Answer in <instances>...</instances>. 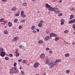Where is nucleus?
<instances>
[{
  "instance_id": "nucleus-1",
  "label": "nucleus",
  "mask_w": 75,
  "mask_h": 75,
  "mask_svg": "<svg viewBox=\"0 0 75 75\" xmlns=\"http://www.w3.org/2000/svg\"><path fill=\"white\" fill-rule=\"evenodd\" d=\"M18 72H19L18 70L16 69V68L14 67L10 69L9 73L10 74H15L16 73L18 74Z\"/></svg>"
},
{
  "instance_id": "nucleus-2",
  "label": "nucleus",
  "mask_w": 75,
  "mask_h": 75,
  "mask_svg": "<svg viewBox=\"0 0 75 75\" xmlns=\"http://www.w3.org/2000/svg\"><path fill=\"white\" fill-rule=\"evenodd\" d=\"M4 51V49H3V48H0V55L1 57H4V56H5V55H6V53H5V52Z\"/></svg>"
},
{
  "instance_id": "nucleus-3",
  "label": "nucleus",
  "mask_w": 75,
  "mask_h": 75,
  "mask_svg": "<svg viewBox=\"0 0 75 75\" xmlns=\"http://www.w3.org/2000/svg\"><path fill=\"white\" fill-rule=\"evenodd\" d=\"M20 16L23 18H24L26 17V15L24 14V12L23 11H21Z\"/></svg>"
},
{
  "instance_id": "nucleus-4",
  "label": "nucleus",
  "mask_w": 75,
  "mask_h": 75,
  "mask_svg": "<svg viewBox=\"0 0 75 75\" xmlns=\"http://www.w3.org/2000/svg\"><path fill=\"white\" fill-rule=\"evenodd\" d=\"M53 11L56 13H59V10L58 8H54Z\"/></svg>"
},
{
  "instance_id": "nucleus-5",
  "label": "nucleus",
  "mask_w": 75,
  "mask_h": 75,
  "mask_svg": "<svg viewBox=\"0 0 75 75\" xmlns=\"http://www.w3.org/2000/svg\"><path fill=\"white\" fill-rule=\"evenodd\" d=\"M39 65L40 64H39V63H36L34 64V65H33V67H34V68H37L38 67Z\"/></svg>"
},
{
  "instance_id": "nucleus-6",
  "label": "nucleus",
  "mask_w": 75,
  "mask_h": 75,
  "mask_svg": "<svg viewBox=\"0 0 75 75\" xmlns=\"http://www.w3.org/2000/svg\"><path fill=\"white\" fill-rule=\"evenodd\" d=\"M75 22V19H74L73 20L70 21L69 22V24H72V23H74Z\"/></svg>"
},
{
  "instance_id": "nucleus-7",
  "label": "nucleus",
  "mask_w": 75,
  "mask_h": 75,
  "mask_svg": "<svg viewBox=\"0 0 75 75\" xmlns=\"http://www.w3.org/2000/svg\"><path fill=\"white\" fill-rule=\"evenodd\" d=\"M64 21L65 20L64 19H61L60 20V21L61 22V25H64Z\"/></svg>"
},
{
  "instance_id": "nucleus-8",
  "label": "nucleus",
  "mask_w": 75,
  "mask_h": 75,
  "mask_svg": "<svg viewBox=\"0 0 75 75\" xmlns=\"http://www.w3.org/2000/svg\"><path fill=\"white\" fill-rule=\"evenodd\" d=\"M40 57L41 58H45V54L44 53L40 55Z\"/></svg>"
},
{
  "instance_id": "nucleus-9",
  "label": "nucleus",
  "mask_w": 75,
  "mask_h": 75,
  "mask_svg": "<svg viewBox=\"0 0 75 75\" xmlns=\"http://www.w3.org/2000/svg\"><path fill=\"white\" fill-rule=\"evenodd\" d=\"M50 38H51V37L50 36H47L45 38V41H48V40Z\"/></svg>"
},
{
  "instance_id": "nucleus-10",
  "label": "nucleus",
  "mask_w": 75,
  "mask_h": 75,
  "mask_svg": "<svg viewBox=\"0 0 75 75\" xmlns=\"http://www.w3.org/2000/svg\"><path fill=\"white\" fill-rule=\"evenodd\" d=\"M50 37H56V35L54 33H52L50 35Z\"/></svg>"
},
{
  "instance_id": "nucleus-11",
  "label": "nucleus",
  "mask_w": 75,
  "mask_h": 75,
  "mask_svg": "<svg viewBox=\"0 0 75 75\" xmlns=\"http://www.w3.org/2000/svg\"><path fill=\"white\" fill-rule=\"evenodd\" d=\"M48 10H50V11H54V8H53L52 7L50 6V7L49 8Z\"/></svg>"
},
{
  "instance_id": "nucleus-12",
  "label": "nucleus",
  "mask_w": 75,
  "mask_h": 75,
  "mask_svg": "<svg viewBox=\"0 0 75 75\" xmlns=\"http://www.w3.org/2000/svg\"><path fill=\"white\" fill-rule=\"evenodd\" d=\"M17 40H18V37H16L13 39V41H17Z\"/></svg>"
},
{
  "instance_id": "nucleus-13",
  "label": "nucleus",
  "mask_w": 75,
  "mask_h": 75,
  "mask_svg": "<svg viewBox=\"0 0 75 75\" xmlns=\"http://www.w3.org/2000/svg\"><path fill=\"white\" fill-rule=\"evenodd\" d=\"M51 63L52 65H57V63L56 62H51Z\"/></svg>"
},
{
  "instance_id": "nucleus-14",
  "label": "nucleus",
  "mask_w": 75,
  "mask_h": 75,
  "mask_svg": "<svg viewBox=\"0 0 75 75\" xmlns=\"http://www.w3.org/2000/svg\"><path fill=\"white\" fill-rule=\"evenodd\" d=\"M22 63L23 64H27V62L26 60H23L22 61Z\"/></svg>"
},
{
  "instance_id": "nucleus-15",
  "label": "nucleus",
  "mask_w": 75,
  "mask_h": 75,
  "mask_svg": "<svg viewBox=\"0 0 75 75\" xmlns=\"http://www.w3.org/2000/svg\"><path fill=\"white\" fill-rule=\"evenodd\" d=\"M45 5L46 6H45V7H47V8H50V7H51V6H50V5H48V4H45Z\"/></svg>"
},
{
  "instance_id": "nucleus-16",
  "label": "nucleus",
  "mask_w": 75,
  "mask_h": 75,
  "mask_svg": "<svg viewBox=\"0 0 75 75\" xmlns=\"http://www.w3.org/2000/svg\"><path fill=\"white\" fill-rule=\"evenodd\" d=\"M46 64H48V63H49V62L50 61H49V59L48 58H46Z\"/></svg>"
},
{
  "instance_id": "nucleus-17",
  "label": "nucleus",
  "mask_w": 75,
  "mask_h": 75,
  "mask_svg": "<svg viewBox=\"0 0 75 75\" xmlns=\"http://www.w3.org/2000/svg\"><path fill=\"white\" fill-rule=\"evenodd\" d=\"M74 15H71L70 16V18H69V20H72V19L74 18Z\"/></svg>"
},
{
  "instance_id": "nucleus-18",
  "label": "nucleus",
  "mask_w": 75,
  "mask_h": 75,
  "mask_svg": "<svg viewBox=\"0 0 75 75\" xmlns=\"http://www.w3.org/2000/svg\"><path fill=\"white\" fill-rule=\"evenodd\" d=\"M69 55H70V54H68V53H67L66 54H65L64 55V56L66 57H69Z\"/></svg>"
},
{
  "instance_id": "nucleus-19",
  "label": "nucleus",
  "mask_w": 75,
  "mask_h": 75,
  "mask_svg": "<svg viewBox=\"0 0 75 75\" xmlns=\"http://www.w3.org/2000/svg\"><path fill=\"white\" fill-rule=\"evenodd\" d=\"M60 61H61V60L60 59H57L55 61V62L58 63V62H59Z\"/></svg>"
},
{
  "instance_id": "nucleus-20",
  "label": "nucleus",
  "mask_w": 75,
  "mask_h": 75,
  "mask_svg": "<svg viewBox=\"0 0 75 75\" xmlns=\"http://www.w3.org/2000/svg\"><path fill=\"white\" fill-rule=\"evenodd\" d=\"M42 24L40 23H39L38 24V26L39 27H42Z\"/></svg>"
},
{
  "instance_id": "nucleus-21",
  "label": "nucleus",
  "mask_w": 75,
  "mask_h": 75,
  "mask_svg": "<svg viewBox=\"0 0 75 75\" xmlns=\"http://www.w3.org/2000/svg\"><path fill=\"white\" fill-rule=\"evenodd\" d=\"M38 42L39 44H42V43L44 42H43V41L42 40H41L39 41Z\"/></svg>"
},
{
  "instance_id": "nucleus-22",
  "label": "nucleus",
  "mask_w": 75,
  "mask_h": 75,
  "mask_svg": "<svg viewBox=\"0 0 75 75\" xmlns=\"http://www.w3.org/2000/svg\"><path fill=\"white\" fill-rule=\"evenodd\" d=\"M16 9V7H13L11 9L12 11H15Z\"/></svg>"
},
{
  "instance_id": "nucleus-23",
  "label": "nucleus",
  "mask_w": 75,
  "mask_h": 75,
  "mask_svg": "<svg viewBox=\"0 0 75 75\" xmlns=\"http://www.w3.org/2000/svg\"><path fill=\"white\" fill-rule=\"evenodd\" d=\"M59 40V38L56 37L55 39V41H57Z\"/></svg>"
},
{
  "instance_id": "nucleus-24",
  "label": "nucleus",
  "mask_w": 75,
  "mask_h": 75,
  "mask_svg": "<svg viewBox=\"0 0 75 75\" xmlns=\"http://www.w3.org/2000/svg\"><path fill=\"white\" fill-rule=\"evenodd\" d=\"M4 18H2L0 20V22H4Z\"/></svg>"
},
{
  "instance_id": "nucleus-25",
  "label": "nucleus",
  "mask_w": 75,
  "mask_h": 75,
  "mask_svg": "<svg viewBox=\"0 0 75 75\" xmlns=\"http://www.w3.org/2000/svg\"><path fill=\"white\" fill-rule=\"evenodd\" d=\"M12 25V23L11 22H8V25L9 27H11Z\"/></svg>"
},
{
  "instance_id": "nucleus-26",
  "label": "nucleus",
  "mask_w": 75,
  "mask_h": 75,
  "mask_svg": "<svg viewBox=\"0 0 75 75\" xmlns=\"http://www.w3.org/2000/svg\"><path fill=\"white\" fill-rule=\"evenodd\" d=\"M35 26H33L31 27V29L32 30H33L35 29Z\"/></svg>"
},
{
  "instance_id": "nucleus-27",
  "label": "nucleus",
  "mask_w": 75,
  "mask_h": 75,
  "mask_svg": "<svg viewBox=\"0 0 75 75\" xmlns=\"http://www.w3.org/2000/svg\"><path fill=\"white\" fill-rule=\"evenodd\" d=\"M50 30H47L46 31V34H50Z\"/></svg>"
},
{
  "instance_id": "nucleus-28",
  "label": "nucleus",
  "mask_w": 75,
  "mask_h": 75,
  "mask_svg": "<svg viewBox=\"0 0 75 75\" xmlns=\"http://www.w3.org/2000/svg\"><path fill=\"white\" fill-rule=\"evenodd\" d=\"M21 73L22 74V75H24L25 73H24V71H23L22 70H21Z\"/></svg>"
},
{
  "instance_id": "nucleus-29",
  "label": "nucleus",
  "mask_w": 75,
  "mask_h": 75,
  "mask_svg": "<svg viewBox=\"0 0 75 75\" xmlns=\"http://www.w3.org/2000/svg\"><path fill=\"white\" fill-rule=\"evenodd\" d=\"M4 33L5 34H7V30H5L4 31Z\"/></svg>"
},
{
  "instance_id": "nucleus-30",
  "label": "nucleus",
  "mask_w": 75,
  "mask_h": 75,
  "mask_svg": "<svg viewBox=\"0 0 75 75\" xmlns=\"http://www.w3.org/2000/svg\"><path fill=\"white\" fill-rule=\"evenodd\" d=\"M20 55V53H18L16 54V57H18Z\"/></svg>"
},
{
  "instance_id": "nucleus-31",
  "label": "nucleus",
  "mask_w": 75,
  "mask_h": 75,
  "mask_svg": "<svg viewBox=\"0 0 75 75\" xmlns=\"http://www.w3.org/2000/svg\"><path fill=\"white\" fill-rule=\"evenodd\" d=\"M54 65H51L49 67V68H54Z\"/></svg>"
},
{
  "instance_id": "nucleus-32",
  "label": "nucleus",
  "mask_w": 75,
  "mask_h": 75,
  "mask_svg": "<svg viewBox=\"0 0 75 75\" xmlns=\"http://www.w3.org/2000/svg\"><path fill=\"white\" fill-rule=\"evenodd\" d=\"M5 59L6 61H8V57H6L5 58Z\"/></svg>"
},
{
  "instance_id": "nucleus-33",
  "label": "nucleus",
  "mask_w": 75,
  "mask_h": 75,
  "mask_svg": "<svg viewBox=\"0 0 75 75\" xmlns=\"http://www.w3.org/2000/svg\"><path fill=\"white\" fill-rule=\"evenodd\" d=\"M67 33H68V30H66L64 31V33H65V34H66Z\"/></svg>"
},
{
  "instance_id": "nucleus-34",
  "label": "nucleus",
  "mask_w": 75,
  "mask_h": 75,
  "mask_svg": "<svg viewBox=\"0 0 75 75\" xmlns=\"http://www.w3.org/2000/svg\"><path fill=\"white\" fill-rule=\"evenodd\" d=\"M62 13H59L58 14V16L59 17H61V16H62Z\"/></svg>"
},
{
  "instance_id": "nucleus-35",
  "label": "nucleus",
  "mask_w": 75,
  "mask_h": 75,
  "mask_svg": "<svg viewBox=\"0 0 75 75\" xmlns=\"http://www.w3.org/2000/svg\"><path fill=\"white\" fill-rule=\"evenodd\" d=\"M23 6H26L27 5V4H26V3H23Z\"/></svg>"
},
{
  "instance_id": "nucleus-36",
  "label": "nucleus",
  "mask_w": 75,
  "mask_h": 75,
  "mask_svg": "<svg viewBox=\"0 0 75 75\" xmlns=\"http://www.w3.org/2000/svg\"><path fill=\"white\" fill-rule=\"evenodd\" d=\"M9 57H13V54H9Z\"/></svg>"
},
{
  "instance_id": "nucleus-37",
  "label": "nucleus",
  "mask_w": 75,
  "mask_h": 75,
  "mask_svg": "<svg viewBox=\"0 0 75 75\" xmlns=\"http://www.w3.org/2000/svg\"><path fill=\"white\" fill-rule=\"evenodd\" d=\"M17 21H18V19H15L14 20V21L16 22H17Z\"/></svg>"
},
{
  "instance_id": "nucleus-38",
  "label": "nucleus",
  "mask_w": 75,
  "mask_h": 75,
  "mask_svg": "<svg viewBox=\"0 0 75 75\" xmlns=\"http://www.w3.org/2000/svg\"><path fill=\"white\" fill-rule=\"evenodd\" d=\"M25 20H23L21 21V22H22V23H24V22H25Z\"/></svg>"
},
{
  "instance_id": "nucleus-39",
  "label": "nucleus",
  "mask_w": 75,
  "mask_h": 75,
  "mask_svg": "<svg viewBox=\"0 0 75 75\" xmlns=\"http://www.w3.org/2000/svg\"><path fill=\"white\" fill-rule=\"evenodd\" d=\"M19 48H23V46H22V45H20L19 46Z\"/></svg>"
},
{
  "instance_id": "nucleus-40",
  "label": "nucleus",
  "mask_w": 75,
  "mask_h": 75,
  "mask_svg": "<svg viewBox=\"0 0 75 75\" xmlns=\"http://www.w3.org/2000/svg\"><path fill=\"white\" fill-rule=\"evenodd\" d=\"M69 70H68L66 71V73H69Z\"/></svg>"
},
{
  "instance_id": "nucleus-41",
  "label": "nucleus",
  "mask_w": 75,
  "mask_h": 75,
  "mask_svg": "<svg viewBox=\"0 0 75 75\" xmlns=\"http://www.w3.org/2000/svg\"><path fill=\"white\" fill-rule=\"evenodd\" d=\"M73 28H75V24L73 25Z\"/></svg>"
},
{
  "instance_id": "nucleus-42",
  "label": "nucleus",
  "mask_w": 75,
  "mask_h": 75,
  "mask_svg": "<svg viewBox=\"0 0 75 75\" xmlns=\"http://www.w3.org/2000/svg\"><path fill=\"white\" fill-rule=\"evenodd\" d=\"M16 65H17V63H15L14 64V67H16Z\"/></svg>"
},
{
  "instance_id": "nucleus-43",
  "label": "nucleus",
  "mask_w": 75,
  "mask_h": 75,
  "mask_svg": "<svg viewBox=\"0 0 75 75\" xmlns=\"http://www.w3.org/2000/svg\"><path fill=\"white\" fill-rule=\"evenodd\" d=\"M40 23H44V21H40Z\"/></svg>"
},
{
  "instance_id": "nucleus-44",
  "label": "nucleus",
  "mask_w": 75,
  "mask_h": 75,
  "mask_svg": "<svg viewBox=\"0 0 75 75\" xmlns=\"http://www.w3.org/2000/svg\"><path fill=\"white\" fill-rule=\"evenodd\" d=\"M33 33H36V30H33Z\"/></svg>"
},
{
  "instance_id": "nucleus-45",
  "label": "nucleus",
  "mask_w": 75,
  "mask_h": 75,
  "mask_svg": "<svg viewBox=\"0 0 75 75\" xmlns=\"http://www.w3.org/2000/svg\"><path fill=\"white\" fill-rule=\"evenodd\" d=\"M74 8H72L71 9V10L72 11H74Z\"/></svg>"
},
{
  "instance_id": "nucleus-46",
  "label": "nucleus",
  "mask_w": 75,
  "mask_h": 75,
  "mask_svg": "<svg viewBox=\"0 0 75 75\" xmlns=\"http://www.w3.org/2000/svg\"><path fill=\"white\" fill-rule=\"evenodd\" d=\"M49 53H50V54H52V51H50L49 52Z\"/></svg>"
},
{
  "instance_id": "nucleus-47",
  "label": "nucleus",
  "mask_w": 75,
  "mask_h": 75,
  "mask_svg": "<svg viewBox=\"0 0 75 75\" xmlns=\"http://www.w3.org/2000/svg\"><path fill=\"white\" fill-rule=\"evenodd\" d=\"M15 16H19V14L18 13V14H16Z\"/></svg>"
},
{
  "instance_id": "nucleus-48",
  "label": "nucleus",
  "mask_w": 75,
  "mask_h": 75,
  "mask_svg": "<svg viewBox=\"0 0 75 75\" xmlns=\"http://www.w3.org/2000/svg\"><path fill=\"white\" fill-rule=\"evenodd\" d=\"M21 61H22V59H20L19 60H18V62H21Z\"/></svg>"
},
{
  "instance_id": "nucleus-49",
  "label": "nucleus",
  "mask_w": 75,
  "mask_h": 75,
  "mask_svg": "<svg viewBox=\"0 0 75 75\" xmlns=\"http://www.w3.org/2000/svg\"><path fill=\"white\" fill-rule=\"evenodd\" d=\"M62 0H60L59 1V3H62Z\"/></svg>"
},
{
  "instance_id": "nucleus-50",
  "label": "nucleus",
  "mask_w": 75,
  "mask_h": 75,
  "mask_svg": "<svg viewBox=\"0 0 75 75\" xmlns=\"http://www.w3.org/2000/svg\"><path fill=\"white\" fill-rule=\"evenodd\" d=\"M21 28H22V27H21V26H20L19 27H18V28H19V29H20Z\"/></svg>"
},
{
  "instance_id": "nucleus-51",
  "label": "nucleus",
  "mask_w": 75,
  "mask_h": 75,
  "mask_svg": "<svg viewBox=\"0 0 75 75\" xmlns=\"http://www.w3.org/2000/svg\"><path fill=\"white\" fill-rule=\"evenodd\" d=\"M46 50H47V51H48V50H50V48H47L46 49Z\"/></svg>"
},
{
  "instance_id": "nucleus-52",
  "label": "nucleus",
  "mask_w": 75,
  "mask_h": 75,
  "mask_svg": "<svg viewBox=\"0 0 75 75\" xmlns=\"http://www.w3.org/2000/svg\"><path fill=\"white\" fill-rule=\"evenodd\" d=\"M37 32H39L40 31V30L38 29H37L36 30Z\"/></svg>"
},
{
  "instance_id": "nucleus-53",
  "label": "nucleus",
  "mask_w": 75,
  "mask_h": 75,
  "mask_svg": "<svg viewBox=\"0 0 75 75\" xmlns=\"http://www.w3.org/2000/svg\"><path fill=\"white\" fill-rule=\"evenodd\" d=\"M48 65L49 66H51V63H49L48 64Z\"/></svg>"
},
{
  "instance_id": "nucleus-54",
  "label": "nucleus",
  "mask_w": 75,
  "mask_h": 75,
  "mask_svg": "<svg viewBox=\"0 0 75 75\" xmlns=\"http://www.w3.org/2000/svg\"><path fill=\"white\" fill-rule=\"evenodd\" d=\"M72 44L73 45H75V42H73Z\"/></svg>"
},
{
  "instance_id": "nucleus-55",
  "label": "nucleus",
  "mask_w": 75,
  "mask_h": 75,
  "mask_svg": "<svg viewBox=\"0 0 75 75\" xmlns=\"http://www.w3.org/2000/svg\"><path fill=\"white\" fill-rule=\"evenodd\" d=\"M7 0H3V2H5V1H6Z\"/></svg>"
},
{
  "instance_id": "nucleus-56",
  "label": "nucleus",
  "mask_w": 75,
  "mask_h": 75,
  "mask_svg": "<svg viewBox=\"0 0 75 75\" xmlns=\"http://www.w3.org/2000/svg\"><path fill=\"white\" fill-rule=\"evenodd\" d=\"M20 70H21V69H22L21 68V67H20Z\"/></svg>"
},
{
  "instance_id": "nucleus-57",
  "label": "nucleus",
  "mask_w": 75,
  "mask_h": 75,
  "mask_svg": "<svg viewBox=\"0 0 75 75\" xmlns=\"http://www.w3.org/2000/svg\"><path fill=\"white\" fill-rule=\"evenodd\" d=\"M52 1H53L55 2V1H56V0H53Z\"/></svg>"
},
{
  "instance_id": "nucleus-58",
  "label": "nucleus",
  "mask_w": 75,
  "mask_h": 75,
  "mask_svg": "<svg viewBox=\"0 0 75 75\" xmlns=\"http://www.w3.org/2000/svg\"><path fill=\"white\" fill-rule=\"evenodd\" d=\"M38 14V13H40V11H38L37 12Z\"/></svg>"
},
{
  "instance_id": "nucleus-59",
  "label": "nucleus",
  "mask_w": 75,
  "mask_h": 75,
  "mask_svg": "<svg viewBox=\"0 0 75 75\" xmlns=\"http://www.w3.org/2000/svg\"><path fill=\"white\" fill-rule=\"evenodd\" d=\"M32 1H35V0H32Z\"/></svg>"
},
{
  "instance_id": "nucleus-60",
  "label": "nucleus",
  "mask_w": 75,
  "mask_h": 75,
  "mask_svg": "<svg viewBox=\"0 0 75 75\" xmlns=\"http://www.w3.org/2000/svg\"><path fill=\"white\" fill-rule=\"evenodd\" d=\"M17 52V51H16V52H15V54H17V52Z\"/></svg>"
},
{
  "instance_id": "nucleus-61",
  "label": "nucleus",
  "mask_w": 75,
  "mask_h": 75,
  "mask_svg": "<svg viewBox=\"0 0 75 75\" xmlns=\"http://www.w3.org/2000/svg\"><path fill=\"white\" fill-rule=\"evenodd\" d=\"M73 34H75V32H74Z\"/></svg>"
},
{
  "instance_id": "nucleus-62",
  "label": "nucleus",
  "mask_w": 75,
  "mask_h": 75,
  "mask_svg": "<svg viewBox=\"0 0 75 75\" xmlns=\"http://www.w3.org/2000/svg\"><path fill=\"white\" fill-rule=\"evenodd\" d=\"M74 31H75V28H74Z\"/></svg>"
},
{
  "instance_id": "nucleus-63",
  "label": "nucleus",
  "mask_w": 75,
  "mask_h": 75,
  "mask_svg": "<svg viewBox=\"0 0 75 75\" xmlns=\"http://www.w3.org/2000/svg\"><path fill=\"white\" fill-rule=\"evenodd\" d=\"M44 75H45V74H44Z\"/></svg>"
}]
</instances>
